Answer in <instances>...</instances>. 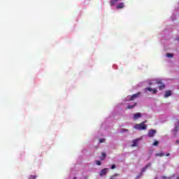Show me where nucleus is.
Segmentation results:
<instances>
[{"mask_svg":"<svg viewBox=\"0 0 179 179\" xmlns=\"http://www.w3.org/2000/svg\"><path fill=\"white\" fill-rule=\"evenodd\" d=\"M146 121L141 122V124H136L134 125L135 129H138V131L145 130L148 128V126H146Z\"/></svg>","mask_w":179,"mask_h":179,"instance_id":"f257e3e1","label":"nucleus"},{"mask_svg":"<svg viewBox=\"0 0 179 179\" xmlns=\"http://www.w3.org/2000/svg\"><path fill=\"white\" fill-rule=\"evenodd\" d=\"M141 96V92H138L137 94H134L131 96H127L128 101H134L136 99H138Z\"/></svg>","mask_w":179,"mask_h":179,"instance_id":"f03ea898","label":"nucleus"},{"mask_svg":"<svg viewBox=\"0 0 179 179\" xmlns=\"http://www.w3.org/2000/svg\"><path fill=\"white\" fill-rule=\"evenodd\" d=\"M156 132H157L156 130L150 129V130H149V131L148 133V136L149 138H153V136H155V135H156Z\"/></svg>","mask_w":179,"mask_h":179,"instance_id":"7ed1b4c3","label":"nucleus"},{"mask_svg":"<svg viewBox=\"0 0 179 179\" xmlns=\"http://www.w3.org/2000/svg\"><path fill=\"white\" fill-rule=\"evenodd\" d=\"M156 83H157V85H161L159 86V90H163V89H164V87H166V85L164 84H163V83L161 81V80H157Z\"/></svg>","mask_w":179,"mask_h":179,"instance_id":"20e7f679","label":"nucleus"},{"mask_svg":"<svg viewBox=\"0 0 179 179\" xmlns=\"http://www.w3.org/2000/svg\"><path fill=\"white\" fill-rule=\"evenodd\" d=\"M107 173H108V169L105 168L100 171L99 176H100V177H103V176H106V174H107Z\"/></svg>","mask_w":179,"mask_h":179,"instance_id":"39448f33","label":"nucleus"},{"mask_svg":"<svg viewBox=\"0 0 179 179\" xmlns=\"http://www.w3.org/2000/svg\"><path fill=\"white\" fill-rule=\"evenodd\" d=\"M145 92H152L153 94H156L157 93V90L152 89L150 87H147L145 89Z\"/></svg>","mask_w":179,"mask_h":179,"instance_id":"423d86ee","label":"nucleus"},{"mask_svg":"<svg viewBox=\"0 0 179 179\" xmlns=\"http://www.w3.org/2000/svg\"><path fill=\"white\" fill-rule=\"evenodd\" d=\"M138 106V103L135 102L133 105H128L126 110H131L132 108H135Z\"/></svg>","mask_w":179,"mask_h":179,"instance_id":"0eeeda50","label":"nucleus"},{"mask_svg":"<svg viewBox=\"0 0 179 179\" xmlns=\"http://www.w3.org/2000/svg\"><path fill=\"white\" fill-rule=\"evenodd\" d=\"M150 166H152V163H148L147 165H145V167H143L142 169V172L145 173V171H146V170H148V169H149V167H150Z\"/></svg>","mask_w":179,"mask_h":179,"instance_id":"6e6552de","label":"nucleus"},{"mask_svg":"<svg viewBox=\"0 0 179 179\" xmlns=\"http://www.w3.org/2000/svg\"><path fill=\"white\" fill-rule=\"evenodd\" d=\"M142 116V115H141L140 113H137L136 114L134 115L133 119L135 120H138V118H141V117Z\"/></svg>","mask_w":179,"mask_h":179,"instance_id":"1a4fd4ad","label":"nucleus"},{"mask_svg":"<svg viewBox=\"0 0 179 179\" xmlns=\"http://www.w3.org/2000/svg\"><path fill=\"white\" fill-rule=\"evenodd\" d=\"M171 96V90H168L165 92L164 97L166 99L167 97H170Z\"/></svg>","mask_w":179,"mask_h":179,"instance_id":"9d476101","label":"nucleus"},{"mask_svg":"<svg viewBox=\"0 0 179 179\" xmlns=\"http://www.w3.org/2000/svg\"><path fill=\"white\" fill-rule=\"evenodd\" d=\"M135 146H138V140L134 139L132 141L131 148H135Z\"/></svg>","mask_w":179,"mask_h":179,"instance_id":"9b49d317","label":"nucleus"},{"mask_svg":"<svg viewBox=\"0 0 179 179\" xmlns=\"http://www.w3.org/2000/svg\"><path fill=\"white\" fill-rule=\"evenodd\" d=\"M118 1H120V0H111L110 1V6H114V5H115V3H117V2H118Z\"/></svg>","mask_w":179,"mask_h":179,"instance_id":"f8f14e48","label":"nucleus"},{"mask_svg":"<svg viewBox=\"0 0 179 179\" xmlns=\"http://www.w3.org/2000/svg\"><path fill=\"white\" fill-rule=\"evenodd\" d=\"M122 8H124V3H120L117 6V9H122Z\"/></svg>","mask_w":179,"mask_h":179,"instance_id":"ddd939ff","label":"nucleus"},{"mask_svg":"<svg viewBox=\"0 0 179 179\" xmlns=\"http://www.w3.org/2000/svg\"><path fill=\"white\" fill-rule=\"evenodd\" d=\"M120 176V173H115V175L110 177V179H117L116 177H118Z\"/></svg>","mask_w":179,"mask_h":179,"instance_id":"4468645a","label":"nucleus"},{"mask_svg":"<svg viewBox=\"0 0 179 179\" xmlns=\"http://www.w3.org/2000/svg\"><path fill=\"white\" fill-rule=\"evenodd\" d=\"M156 156H159V157H163V156H166V155L164 152H160L156 154Z\"/></svg>","mask_w":179,"mask_h":179,"instance_id":"2eb2a0df","label":"nucleus"},{"mask_svg":"<svg viewBox=\"0 0 179 179\" xmlns=\"http://www.w3.org/2000/svg\"><path fill=\"white\" fill-rule=\"evenodd\" d=\"M106 155L105 152H102V156L101 157V160H104V157H106Z\"/></svg>","mask_w":179,"mask_h":179,"instance_id":"dca6fc26","label":"nucleus"},{"mask_svg":"<svg viewBox=\"0 0 179 179\" xmlns=\"http://www.w3.org/2000/svg\"><path fill=\"white\" fill-rule=\"evenodd\" d=\"M153 146H159V141H155L154 143H153Z\"/></svg>","mask_w":179,"mask_h":179,"instance_id":"f3484780","label":"nucleus"},{"mask_svg":"<svg viewBox=\"0 0 179 179\" xmlns=\"http://www.w3.org/2000/svg\"><path fill=\"white\" fill-rule=\"evenodd\" d=\"M166 57H168V58H173V54H171V53H167V54H166Z\"/></svg>","mask_w":179,"mask_h":179,"instance_id":"a211bd4d","label":"nucleus"},{"mask_svg":"<svg viewBox=\"0 0 179 179\" xmlns=\"http://www.w3.org/2000/svg\"><path fill=\"white\" fill-rule=\"evenodd\" d=\"M174 131H175V132H178L179 127L178 126H176L175 128H174Z\"/></svg>","mask_w":179,"mask_h":179,"instance_id":"6ab92c4d","label":"nucleus"},{"mask_svg":"<svg viewBox=\"0 0 179 179\" xmlns=\"http://www.w3.org/2000/svg\"><path fill=\"white\" fill-rule=\"evenodd\" d=\"M96 163L97 166H101V162L96 161Z\"/></svg>","mask_w":179,"mask_h":179,"instance_id":"aec40b11","label":"nucleus"},{"mask_svg":"<svg viewBox=\"0 0 179 179\" xmlns=\"http://www.w3.org/2000/svg\"><path fill=\"white\" fill-rule=\"evenodd\" d=\"M115 164H113V165H111V167H110V169H112V170H114V169H115Z\"/></svg>","mask_w":179,"mask_h":179,"instance_id":"412c9836","label":"nucleus"},{"mask_svg":"<svg viewBox=\"0 0 179 179\" xmlns=\"http://www.w3.org/2000/svg\"><path fill=\"white\" fill-rule=\"evenodd\" d=\"M29 179H36V176H30Z\"/></svg>","mask_w":179,"mask_h":179,"instance_id":"4be33fe9","label":"nucleus"},{"mask_svg":"<svg viewBox=\"0 0 179 179\" xmlns=\"http://www.w3.org/2000/svg\"><path fill=\"white\" fill-rule=\"evenodd\" d=\"M100 143H103V142H104V138H101L99 141Z\"/></svg>","mask_w":179,"mask_h":179,"instance_id":"5701e85b","label":"nucleus"},{"mask_svg":"<svg viewBox=\"0 0 179 179\" xmlns=\"http://www.w3.org/2000/svg\"><path fill=\"white\" fill-rule=\"evenodd\" d=\"M166 156H170V153H167L166 155Z\"/></svg>","mask_w":179,"mask_h":179,"instance_id":"b1692460","label":"nucleus"},{"mask_svg":"<svg viewBox=\"0 0 179 179\" xmlns=\"http://www.w3.org/2000/svg\"><path fill=\"white\" fill-rule=\"evenodd\" d=\"M176 143H179V140H178V141H176Z\"/></svg>","mask_w":179,"mask_h":179,"instance_id":"393cba45","label":"nucleus"},{"mask_svg":"<svg viewBox=\"0 0 179 179\" xmlns=\"http://www.w3.org/2000/svg\"><path fill=\"white\" fill-rule=\"evenodd\" d=\"M123 131H128V129H124Z\"/></svg>","mask_w":179,"mask_h":179,"instance_id":"a878e982","label":"nucleus"},{"mask_svg":"<svg viewBox=\"0 0 179 179\" xmlns=\"http://www.w3.org/2000/svg\"><path fill=\"white\" fill-rule=\"evenodd\" d=\"M150 85H152V83H150Z\"/></svg>","mask_w":179,"mask_h":179,"instance_id":"bb28decb","label":"nucleus"},{"mask_svg":"<svg viewBox=\"0 0 179 179\" xmlns=\"http://www.w3.org/2000/svg\"><path fill=\"white\" fill-rule=\"evenodd\" d=\"M73 179H76V178H74Z\"/></svg>","mask_w":179,"mask_h":179,"instance_id":"cd10ccee","label":"nucleus"},{"mask_svg":"<svg viewBox=\"0 0 179 179\" xmlns=\"http://www.w3.org/2000/svg\"><path fill=\"white\" fill-rule=\"evenodd\" d=\"M155 179H157V178H155Z\"/></svg>","mask_w":179,"mask_h":179,"instance_id":"c85d7f7f","label":"nucleus"},{"mask_svg":"<svg viewBox=\"0 0 179 179\" xmlns=\"http://www.w3.org/2000/svg\"><path fill=\"white\" fill-rule=\"evenodd\" d=\"M178 41H179V38H178Z\"/></svg>","mask_w":179,"mask_h":179,"instance_id":"c756f323","label":"nucleus"},{"mask_svg":"<svg viewBox=\"0 0 179 179\" xmlns=\"http://www.w3.org/2000/svg\"><path fill=\"white\" fill-rule=\"evenodd\" d=\"M85 179H87V178H85Z\"/></svg>","mask_w":179,"mask_h":179,"instance_id":"7c9ffc66","label":"nucleus"}]
</instances>
